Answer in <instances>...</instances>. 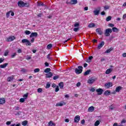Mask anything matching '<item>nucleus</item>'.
Returning <instances> with one entry per match:
<instances>
[{"label": "nucleus", "mask_w": 126, "mask_h": 126, "mask_svg": "<svg viewBox=\"0 0 126 126\" xmlns=\"http://www.w3.org/2000/svg\"><path fill=\"white\" fill-rule=\"evenodd\" d=\"M43 91V90L41 88H38L37 89V92L38 93H41Z\"/></svg>", "instance_id": "09e8293b"}, {"label": "nucleus", "mask_w": 126, "mask_h": 126, "mask_svg": "<svg viewBox=\"0 0 126 126\" xmlns=\"http://www.w3.org/2000/svg\"><path fill=\"white\" fill-rule=\"evenodd\" d=\"M83 70V67H82V66H79L78 68L75 69V71L76 74H80V73H82Z\"/></svg>", "instance_id": "7ed1b4c3"}, {"label": "nucleus", "mask_w": 126, "mask_h": 126, "mask_svg": "<svg viewBox=\"0 0 126 126\" xmlns=\"http://www.w3.org/2000/svg\"><path fill=\"white\" fill-rule=\"evenodd\" d=\"M103 91L104 90H103L101 88L97 89L96 90V92H97L98 95H102V94H103Z\"/></svg>", "instance_id": "9d476101"}, {"label": "nucleus", "mask_w": 126, "mask_h": 126, "mask_svg": "<svg viewBox=\"0 0 126 126\" xmlns=\"http://www.w3.org/2000/svg\"><path fill=\"white\" fill-rule=\"evenodd\" d=\"M95 31L99 35H102V34H103V31H102V29L100 28L96 29Z\"/></svg>", "instance_id": "ddd939ff"}, {"label": "nucleus", "mask_w": 126, "mask_h": 126, "mask_svg": "<svg viewBox=\"0 0 126 126\" xmlns=\"http://www.w3.org/2000/svg\"><path fill=\"white\" fill-rule=\"evenodd\" d=\"M21 72H23V73H25V72H27V70L26 69L22 68L21 70Z\"/></svg>", "instance_id": "ea45409f"}, {"label": "nucleus", "mask_w": 126, "mask_h": 126, "mask_svg": "<svg viewBox=\"0 0 126 126\" xmlns=\"http://www.w3.org/2000/svg\"><path fill=\"white\" fill-rule=\"evenodd\" d=\"M50 87H51V84H50V83H47L45 88L48 89V88H50Z\"/></svg>", "instance_id": "a18cd8bd"}, {"label": "nucleus", "mask_w": 126, "mask_h": 126, "mask_svg": "<svg viewBox=\"0 0 126 126\" xmlns=\"http://www.w3.org/2000/svg\"><path fill=\"white\" fill-rule=\"evenodd\" d=\"M16 55V53H14L11 55V57L12 58V59H13V58H14V57H15Z\"/></svg>", "instance_id": "de8ad7c7"}, {"label": "nucleus", "mask_w": 126, "mask_h": 126, "mask_svg": "<svg viewBox=\"0 0 126 126\" xmlns=\"http://www.w3.org/2000/svg\"><path fill=\"white\" fill-rule=\"evenodd\" d=\"M112 32V29H107L105 30V32L104 33L105 36H106V37H108V36H110V34H111Z\"/></svg>", "instance_id": "39448f33"}, {"label": "nucleus", "mask_w": 126, "mask_h": 126, "mask_svg": "<svg viewBox=\"0 0 126 126\" xmlns=\"http://www.w3.org/2000/svg\"><path fill=\"white\" fill-rule=\"evenodd\" d=\"M7 65H8V63H5L3 64H1L0 65V68H5L6 66H7Z\"/></svg>", "instance_id": "a211bd4d"}, {"label": "nucleus", "mask_w": 126, "mask_h": 126, "mask_svg": "<svg viewBox=\"0 0 126 126\" xmlns=\"http://www.w3.org/2000/svg\"><path fill=\"white\" fill-rule=\"evenodd\" d=\"M5 103V99L4 98H0V105H2V104Z\"/></svg>", "instance_id": "6ab92c4d"}, {"label": "nucleus", "mask_w": 126, "mask_h": 126, "mask_svg": "<svg viewBox=\"0 0 126 126\" xmlns=\"http://www.w3.org/2000/svg\"><path fill=\"white\" fill-rule=\"evenodd\" d=\"M80 85H81V83H80V82H78L76 84V86L77 87H79V86H80Z\"/></svg>", "instance_id": "680f3d73"}, {"label": "nucleus", "mask_w": 126, "mask_h": 126, "mask_svg": "<svg viewBox=\"0 0 126 126\" xmlns=\"http://www.w3.org/2000/svg\"><path fill=\"white\" fill-rule=\"evenodd\" d=\"M104 10H107V9H109V8H110V6H108V5L105 6L104 7Z\"/></svg>", "instance_id": "8fccbe9b"}, {"label": "nucleus", "mask_w": 126, "mask_h": 126, "mask_svg": "<svg viewBox=\"0 0 126 126\" xmlns=\"http://www.w3.org/2000/svg\"><path fill=\"white\" fill-rule=\"evenodd\" d=\"M100 11H101V7H97V8L94 11V15H99Z\"/></svg>", "instance_id": "423d86ee"}, {"label": "nucleus", "mask_w": 126, "mask_h": 126, "mask_svg": "<svg viewBox=\"0 0 126 126\" xmlns=\"http://www.w3.org/2000/svg\"><path fill=\"white\" fill-rule=\"evenodd\" d=\"M4 62V59L3 58H0V63H3Z\"/></svg>", "instance_id": "13d9d810"}, {"label": "nucleus", "mask_w": 126, "mask_h": 126, "mask_svg": "<svg viewBox=\"0 0 126 126\" xmlns=\"http://www.w3.org/2000/svg\"><path fill=\"white\" fill-rule=\"evenodd\" d=\"M80 121V116L77 115L75 117L74 122V123H78Z\"/></svg>", "instance_id": "f8f14e48"}, {"label": "nucleus", "mask_w": 126, "mask_h": 126, "mask_svg": "<svg viewBox=\"0 0 126 126\" xmlns=\"http://www.w3.org/2000/svg\"><path fill=\"white\" fill-rule=\"evenodd\" d=\"M93 59V56H90L89 57V59H87V63H90V62H91V60H92Z\"/></svg>", "instance_id": "7c9ffc66"}, {"label": "nucleus", "mask_w": 126, "mask_h": 126, "mask_svg": "<svg viewBox=\"0 0 126 126\" xmlns=\"http://www.w3.org/2000/svg\"><path fill=\"white\" fill-rule=\"evenodd\" d=\"M40 71V69L38 68H35L34 70V73H36L37 72H39Z\"/></svg>", "instance_id": "79ce46f5"}, {"label": "nucleus", "mask_w": 126, "mask_h": 126, "mask_svg": "<svg viewBox=\"0 0 126 126\" xmlns=\"http://www.w3.org/2000/svg\"><path fill=\"white\" fill-rule=\"evenodd\" d=\"M28 124V121H24L22 123V126H27Z\"/></svg>", "instance_id": "2f4dec72"}, {"label": "nucleus", "mask_w": 126, "mask_h": 126, "mask_svg": "<svg viewBox=\"0 0 126 126\" xmlns=\"http://www.w3.org/2000/svg\"><path fill=\"white\" fill-rule=\"evenodd\" d=\"M94 106H91L89 108H88V112H94Z\"/></svg>", "instance_id": "4be33fe9"}, {"label": "nucleus", "mask_w": 126, "mask_h": 126, "mask_svg": "<svg viewBox=\"0 0 126 126\" xmlns=\"http://www.w3.org/2000/svg\"><path fill=\"white\" fill-rule=\"evenodd\" d=\"M44 5H45L44 3H40L38 4V6H44Z\"/></svg>", "instance_id": "bf43d9fd"}, {"label": "nucleus", "mask_w": 126, "mask_h": 126, "mask_svg": "<svg viewBox=\"0 0 126 126\" xmlns=\"http://www.w3.org/2000/svg\"><path fill=\"white\" fill-rule=\"evenodd\" d=\"M52 47L53 45L52 44H49L47 45V50H50L51 49H52Z\"/></svg>", "instance_id": "c756f323"}, {"label": "nucleus", "mask_w": 126, "mask_h": 126, "mask_svg": "<svg viewBox=\"0 0 126 126\" xmlns=\"http://www.w3.org/2000/svg\"><path fill=\"white\" fill-rule=\"evenodd\" d=\"M48 126H56V124L54 123L52 121H50L48 123Z\"/></svg>", "instance_id": "a878e982"}, {"label": "nucleus", "mask_w": 126, "mask_h": 126, "mask_svg": "<svg viewBox=\"0 0 126 126\" xmlns=\"http://www.w3.org/2000/svg\"><path fill=\"white\" fill-rule=\"evenodd\" d=\"M77 3V0H71L70 4H76Z\"/></svg>", "instance_id": "393cba45"}, {"label": "nucleus", "mask_w": 126, "mask_h": 126, "mask_svg": "<svg viewBox=\"0 0 126 126\" xmlns=\"http://www.w3.org/2000/svg\"><path fill=\"white\" fill-rule=\"evenodd\" d=\"M52 76H53V73L51 72H49L46 74V78H50V77H52Z\"/></svg>", "instance_id": "2eb2a0df"}, {"label": "nucleus", "mask_w": 126, "mask_h": 126, "mask_svg": "<svg viewBox=\"0 0 126 126\" xmlns=\"http://www.w3.org/2000/svg\"><path fill=\"white\" fill-rule=\"evenodd\" d=\"M17 52H18V54H20V53H22V50H21V49H19L18 50Z\"/></svg>", "instance_id": "e2e57ef3"}, {"label": "nucleus", "mask_w": 126, "mask_h": 126, "mask_svg": "<svg viewBox=\"0 0 126 126\" xmlns=\"http://www.w3.org/2000/svg\"><path fill=\"white\" fill-rule=\"evenodd\" d=\"M26 60H31V56H29L28 55L27 56Z\"/></svg>", "instance_id": "4d7b16f0"}, {"label": "nucleus", "mask_w": 126, "mask_h": 126, "mask_svg": "<svg viewBox=\"0 0 126 126\" xmlns=\"http://www.w3.org/2000/svg\"><path fill=\"white\" fill-rule=\"evenodd\" d=\"M10 15V11L7 12L6 13V17H7V18H8L9 17V15Z\"/></svg>", "instance_id": "864d4df0"}, {"label": "nucleus", "mask_w": 126, "mask_h": 126, "mask_svg": "<svg viewBox=\"0 0 126 126\" xmlns=\"http://www.w3.org/2000/svg\"><path fill=\"white\" fill-rule=\"evenodd\" d=\"M97 80V78H95V77H92L88 80V83L89 84H93Z\"/></svg>", "instance_id": "20e7f679"}, {"label": "nucleus", "mask_w": 126, "mask_h": 126, "mask_svg": "<svg viewBox=\"0 0 126 126\" xmlns=\"http://www.w3.org/2000/svg\"><path fill=\"white\" fill-rule=\"evenodd\" d=\"M109 111H113V110L115 109V105L114 104H111L109 106Z\"/></svg>", "instance_id": "5701e85b"}, {"label": "nucleus", "mask_w": 126, "mask_h": 126, "mask_svg": "<svg viewBox=\"0 0 126 126\" xmlns=\"http://www.w3.org/2000/svg\"><path fill=\"white\" fill-rule=\"evenodd\" d=\"M25 101V98H21L20 99V103H24Z\"/></svg>", "instance_id": "37998d69"}, {"label": "nucleus", "mask_w": 126, "mask_h": 126, "mask_svg": "<svg viewBox=\"0 0 126 126\" xmlns=\"http://www.w3.org/2000/svg\"><path fill=\"white\" fill-rule=\"evenodd\" d=\"M50 71H51V68H47L44 70V72H45L46 73H49V72H50Z\"/></svg>", "instance_id": "473e14b6"}, {"label": "nucleus", "mask_w": 126, "mask_h": 126, "mask_svg": "<svg viewBox=\"0 0 126 126\" xmlns=\"http://www.w3.org/2000/svg\"><path fill=\"white\" fill-rule=\"evenodd\" d=\"M111 19H112V17L111 16H109L106 18V21L107 22L110 21V20H111Z\"/></svg>", "instance_id": "58836bf2"}, {"label": "nucleus", "mask_w": 126, "mask_h": 126, "mask_svg": "<svg viewBox=\"0 0 126 126\" xmlns=\"http://www.w3.org/2000/svg\"><path fill=\"white\" fill-rule=\"evenodd\" d=\"M50 56H51V54H48V55H47V58L48 60H49V61H52V60H53V57H50Z\"/></svg>", "instance_id": "f704fd0d"}, {"label": "nucleus", "mask_w": 126, "mask_h": 126, "mask_svg": "<svg viewBox=\"0 0 126 126\" xmlns=\"http://www.w3.org/2000/svg\"><path fill=\"white\" fill-rule=\"evenodd\" d=\"M99 125H100V121H99V120H97L94 123V126H98Z\"/></svg>", "instance_id": "e433bc0d"}, {"label": "nucleus", "mask_w": 126, "mask_h": 126, "mask_svg": "<svg viewBox=\"0 0 126 126\" xmlns=\"http://www.w3.org/2000/svg\"><path fill=\"white\" fill-rule=\"evenodd\" d=\"M94 26H95V24H94V23H90L88 26L89 28H93V27H94Z\"/></svg>", "instance_id": "bb28decb"}, {"label": "nucleus", "mask_w": 126, "mask_h": 126, "mask_svg": "<svg viewBox=\"0 0 126 126\" xmlns=\"http://www.w3.org/2000/svg\"><path fill=\"white\" fill-rule=\"evenodd\" d=\"M60 78V75H56L53 77L54 80H57V79H59Z\"/></svg>", "instance_id": "c9c22d12"}, {"label": "nucleus", "mask_w": 126, "mask_h": 126, "mask_svg": "<svg viewBox=\"0 0 126 126\" xmlns=\"http://www.w3.org/2000/svg\"><path fill=\"white\" fill-rule=\"evenodd\" d=\"M6 124L7 126H9L11 124V122L10 121H7Z\"/></svg>", "instance_id": "69168bd1"}, {"label": "nucleus", "mask_w": 126, "mask_h": 126, "mask_svg": "<svg viewBox=\"0 0 126 126\" xmlns=\"http://www.w3.org/2000/svg\"><path fill=\"white\" fill-rule=\"evenodd\" d=\"M112 86H113V83L112 82L106 83L104 84V87H105L106 89H109V88L112 87Z\"/></svg>", "instance_id": "6e6552de"}, {"label": "nucleus", "mask_w": 126, "mask_h": 126, "mask_svg": "<svg viewBox=\"0 0 126 126\" xmlns=\"http://www.w3.org/2000/svg\"><path fill=\"white\" fill-rule=\"evenodd\" d=\"M74 27H79V23H76L74 24Z\"/></svg>", "instance_id": "49530a36"}, {"label": "nucleus", "mask_w": 126, "mask_h": 126, "mask_svg": "<svg viewBox=\"0 0 126 126\" xmlns=\"http://www.w3.org/2000/svg\"><path fill=\"white\" fill-rule=\"evenodd\" d=\"M112 31H113V32H116V33H118V32H119V30H118V28H117L116 27H113L112 28Z\"/></svg>", "instance_id": "b1692460"}, {"label": "nucleus", "mask_w": 126, "mask_h": 126, "mask_svg": "<svg viewBox=\"0 0 126 126\" xmlns=\"http://www.w3.org/2000/svg\"><path fill=\"white\" fill-rule=\"evenodd\" d=\"M108 26L109 27H113L114 28V26H115V25H114V24H109L108 25Z\"/></svg>", "instance_id": "5fc2aeb1"}, {"label": "nucleus", "mask_w": 126, "mask_h": 126, "mask_svg": "<svg viewBox=\"0 0 126 126\" xmlns=\"http://www.w3.org/2000/svg\"><path fill=\"white\" fill-rule=\"evenodd\" d=\"M42 15H43V13H40L37 15L38 17H41Z\"/></svg>", "instance_id": "0e129e2a"}, {"label": "nucleus", "mask_w": 126, "mask_h": 126, "mask_svg": "<svg viewBox=\"0 0 126 126\" xmlns=\"http://www.w3.org/2000/svg\"><path fill=\"white\" fill-rule=\"evenodd\" d=\"M112 71H113V69L109 68L106 70V71H105V73L106 74H110V73H111V72H112Z\"/></svg>", "instance_id": "aec40b11"}, {"label": "nucleus", "mask_w": 126, "mask_h": 126, "mask_svg": "<svg viewBox=\"0 0 126 126\" xmlns=\"http://www.w3.org/2000/svg\"><path fill=\"white\" fill-rule=\"evenodd\" d=\"M78 30H79V28H75L73 29V31H74V32H77Z\"/></svg>", "instance_id": "3c124183"}, {"label": "nucleus", "mask_w": 126, "mask_h": 126, "mask_svg": "<svg viewBox=\"0 0 126 126\" xmlns=\"http://www.w3.org/2000/svg\"><path fill=\"white\" fill-rule=\"evenodd\" d=\"M32 38L31 40V42L29 40L26 38L22 39L21 42L23 44H26V46H31V43H34V41H35V38Z\"/></svg>", "instance_id": "f257e3e1"}, {"label": "nucleus", "mask_w": 126, "mask_h": 126, "mask_svg": "<svg viewBox=\"0 0 126 126\" xmlns=\"http://www.w3.org/2000/svg\"><path fill=\"white\" fill-rule=\"evenodd\" d=\"M14 40H15V36L14 35H11L7 37L6 41V42H12V41H14Z\"/></svg>", "instance_id": "0eeeda50"}, {"label": "nucleus", "mask_w": 126, "mask_h": 126, "mask_svg": "<svg viewBox=\"0 0 126 126\" xmlns=\"http://www.w3.org/2000/svg\"><path fill=\"white\" fill-rule=\"evenodd\" d=\"M65 104L66 103L64 101H62L60 102L57 103L56 106V107H63V105H65Z\"/></svg>", "instance_id": "1a4fd4ad"}, {"label": "nucleus", "mask_w": 126, "mask_h": 126, "mask_svg": "<svg viewBox=\"0 0 126 126\" xmlns=\"http://www.w3.org/2000/svg\"><path fill=\"white\" fill-rule=\"evenodd\" d=\"M28 93H27V94H24L23 97H24V99H27L28 97Z\"/></svg>", "instance_id": "c03bdc74"}, {"label": "nucleus", "mask_w": 126, "mask_h": 126, "mask_svg": "<svg viewBox=\"0 0 126 126\" xmlns=\"http://www.w3.org/2000/svg\"><path fill=\"white\" fill-rule=\"evenodd\" d=\"M126 120H123L121 121V124H126Z\"/></svg>", "instance_id": "338daca9"}, {"label": "nucleus", "mask_w": 126, "mask_h": 126, "mask_svg": "<svg viewBox=\"0 0 126 126\" xmlns=\"http://www.w3.org/2000/svg\"><path fill=\"white\" fill-rule=\"evenodd\" d=\"M105 45V42L104 41H102L97 46V49L98 50H100V49H101V48H103V46Z\"/></svg>", "instance_id": "9b49d317"}, {"label": "nucleus", "mask_w": 126, "mask_h": 126, "mask_svg": "<svg viewBox=\"0 0 126 126\" xmlns=\"http://www.w3.org/2000/svg\"><path fill=\"white\" fill-rule=\"evenodd\" d=\"M18 5L19 7H29V3H25L22 0L18 2Z\"/></svg>", "instance_id": "f03ea898"}, {"label": "nucleus", "mask_w": 126, "mask_h": 126, "mask_svg": "<svg viewBox=\"0 0 126 126\" xmlns=\"http://www.w3.org/2000/svg\"><path fill=\"white\" fill-rule=\"evenodd\" d=\"M10 13H11V16H14V12H13V11H12V10H10Z\"/></svg>", "instance_id": "6e6d98bb"}, {"label": "nucleus", "mask_w": 126, "mask_h": 126, "mask_svg": "<svg viewBox=\"0 0 126 126\" xmlns=\"http://www.w3.org/2000/svg\"><path fill=\"white\" fill-rule=\"evenodd\" d=\"M104 95H105V96H109V95H111V91H110L109 90L106 91L104 93Z\"/></svg>", "instance_id": "412c9836"}, {"label": "nucleus", "mask_w": 126, "mask_h": 126, "mask_svg": "<svg viewBox=\"0 0 126 126\" xmlns=\"http://www.w3.org/2000/svg\"><path fill=\"white\" fill-rule=\"evenodd\" d=\"M90 72H91V70H88L84 73V75L86 76V75H88Z\"/></svg>", "instance_id": "c85d7f7f"}, {"label": "nucleus", "mask_w": 126, "mask_h": 126, "mask_svg": "<svg viewBox=\"0 0 126 126\" xmlns=\"http://www.w3.org/2000/svg\"><path fill=\"white\" fill-rule=\"evenodd\" d=\"M90 91H91L92 92H95V88H91Z\"/></svg>", "instance_id": "052dcab7"}, {"label": "nucleus", "mask_w": 126, "mask_h": 126, "mask_svg": "<svg viewBox=\"0 0 126 126\" xmlns=\"http://www.w3.org/2000/svg\"><path fill=\"white\" fill-rule=\"evenodd\" d=\"M13 80V77H9L7 78V80L8 81V82L11 81V80Z\"/></svg>", "instance_id": "4c0bfd02"}, {"label": "nucleus", "mask_w": 126, "mask_h": 126, "mask_svg": "<svg viewBox=\"0 0 126 126\" xmlns=\"http://www.w3.org/2000/svg\"><path fill=\"white\" fill-rule=\"evenodd\" d=\"M122 56L123 58H126V53H123Z\"/></svg>", "instance_id": "774afa93"}, {"label": "nucleus", "mask_w": 126, "mask_h": 126, "mask_svg": "<svg viewBox=\"0 0 126 126\" xmlns=\"http://www.w3.org/2000/svg\"><path fill=\"white\" fill-rule=\"evenodd\" d=\"M25 34H26V35H30V34H31V32L28 30L25 31Z\"/></svg>", "instance_id": "72a5a7b5"}, {"label": "nucleus", "mask_w": 126, "mask_h": 126, "mask_svg": "<svg viewBox=\"0 0 126 126\" xmlns=\"http://www.w3.org/2000/svg\"><path fill=\"white\" fill-rule=\"evenodd\" d=\"M59 86L60 89H63V82H60L59 84Z\"/></svg>", "instance_id": "cd10ccee"}, {"label": "nucleus", "mask_w": 126, "mask_h": 126, "mask_svg": "<svg viewBox=\"0 0 126 126\" xmlns=\"http://www.w3.org/2000/svg\"><path fill=\"white\" fill-rule=\"evenodd\" d=\"M8 53H9V52L8 51V50H6L4 52V57H6L8 55Z\"/></svg>", "instance_id": "a19ab883"}, {"label": "nucleus", "mask_w": 126, "mask_h": 126, "mask_svg": "<svg viewBox=\"0 0 126 126\" xmlns=\"http://www.w3.org/2000/svg\"><path fill=\"white\" fill-rule=\"evenodd\" d=\"M122 89H123V88L122 87V86H119L116 87L115 92H120V91H121V90H122Z\"/></svg>", "instance_id": "f3484780"}, {"label": "nucleus", "mask_w": 126, "mask_h": 126, "mask_svg": "<svg viewBox=\"0 0 126 126\" xmlns=\"http://www.w3.org/2000/svg\"><path fill=\"white\" fill-rule=\"evenodd\" d=\"M38 36V33L37 32H32L31 35H30V38H33L35 37L36 38V37Z\"/></svg>", "instance_id": "4468645a"}, {"label": "nucleus", "mask_w": 126, "mask_h": 126, "mask_svg": "<svg viewBox=\"0 0 126 126\" xmlns=\"http://www.w3.org/2000/svg\"><path fill=\"white\" fill-rule=\"evenodd\" d=\"M114 50V47H111L110 49H107L105 52V54H109Z\"/></svg>", "instance_id": "dca6fc26"}, {"label": "nucleus", "mask_w": 126, "mask_h": 126, "mask_svg": "<svg viewBox=\"0 0 126 126\" xmlns=\"http://www.w3.org/2000/svg\"><path fill=\"white\" fill-rule=\"evenodd\" d=\"M59 90H60V88H59V86H56V89H55V92H58L59 91Z\"/></svg>", "instance_id": "603ef678"}]
</instances>
